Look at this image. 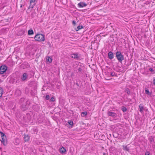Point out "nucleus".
I'll use <instances>...</instances> for the list:
<instances>
[{
    "instance_id": "nucleus-39",
    "label": "nucleus",
    "mask_w": 155,
    "mask_h": 155,
    "mask_svg": "<svg viewBox=\"0 0 155 155\" xmlns=\"http://www.w3.org/2000/svg\"><path fill=\"white\" fill-rule=\"evenodd\" d=\"M76 84V85H77V86H79V84H78V83H77Z\"/></svg>"
},
{
    "instance_id": "nucleus-35",
    "label": "nucleus",
    "mask_w": 155,
    "mask_h": 155,
    "mask_svg": "<svg viewBox=\"0 0 155 155\" xmlns=\"http://www.w3.org/2000/svg\"><path fill=\"white\" fill-rule=\"evenodd\" d=\"M153 84L154 85H155V77L153 78Z\"/></svg>"
},
{
    "instance_id": "nucleus-8",
    "label": "nucleus",
    "mask_w": 155,
    "mask_h": 155,
    "mask_svg": "<svg viewBox=\"0 0 155 155\" xmlns=\"http://www.w3.org/2000/svg\"><path fill=\"white\" fill-rule=\"evenodd\" d=\"M21 104L20 108L22 111H24L27 109V108L26 107V101L23 104Z\"/></svg>"
},
{
    "instance_id": "nucleus-10",
    "label": "nucleus",
    "mask_w": 155,
    "mask_h": 155,
    "mask_svg": "<svg viewBox=\"0 0 155 155\" xmlns=\"http://www.w3.org/2000/svg\"><path fill=\"white\" fill-rule=\"evenodd\" d=\"M21 67L23 69L28 68L29 67V64L27 62H25L21 65Z\"/></svg>"
},
{
    "instance_id": "nucleus-42",
    "label": "nucleus",
    "mask_w": 155,
    "mask_h": 155,
    "mask_svg": "<svg viewBox=\"0 0 155 155\" xmlns=\"http://www.w3.org/2000/svg\"><path fill=\"white\" fill-rule=\"evenodd\" d=\"M17 140H18V139H16L15 140V141H17Z\"/></svg>"
},
{
    "instance_id": "nucleus-26",
    "label": "nucleus",
    "mask_w": 155,
    "mask_h": 155,
    "mask_svg": "<svg viewBox=\"0 0 155 155\" xmlns=\"http://www.w3.org/2000/svg\"><path fill=\"white\" fill-rule=\"evenodd\" d=\"M149 70L153 74H154L155 73L154 70L152 68H150Z\"/></svg>"
},
{
    "instance_id": "nucleus-25",
    "label": "nucleus",
    "mask_w": 155,
    "mask_h": 155,
    "mask_svg": "<svg viewBox=\"0 0 155 155\" xmlns=\"http://www.w3.org/2000/svg\"><path fill=\"white\" fill-rule=\"evenodd\" d=\"M87 114V112L86 111H84L81 113V116L84 117Z\"/></svg>"
},
{
    "instance_id": "nucleus-2",
    "label": "nucleus",
    "mask_w": 155,
    "mask_h": 155,
    "mask_svg": "<svg viewBox=\"0 0 155 155\" xmlns=\"http://www.w3.org/2000/svg\"><path fill=\"white\" fill-rule=\"evenodd\" d=\"M116 57L120 63H122V61L124 60V57L120 51H117L116 53Z\"/></svg>"
},
{
    "instance_id": "nucleus-31",
    "label": "nucleus",
    "mask_w": 155,
    "mask_h": 155,
    "mask_svg": "<svg viewBox=\"0 0 155 155\" xmlns=\"http://www.w3.org/2000/svg\"><path fill=\"white\" fill-rule=\"evenodd\" d=\"M68 123L70 125H71V126H72L73 125V122L72 121H68Z\"/></svg>"
},
{
    "instance_id": "nucleus-24",
    "label": "nucleus",
    "mask_w": 155,
    "mask_h": 155,
    "mask_svg": "<svg viewBox=\"0 0 155 155\" xmlns=\"http://www.w3.org/2000/svg\"><path fill=\"white\" fill-rule=\"evenodd\" d=\"M84 28V27L82 25H79L77 27L76 29V31H78L79 30L81 29Z\"/></svg>"
},
{
    "instance_id": "nucleus-7",
    "label": "nucleus",
    "mask_w": 155,
    "mask_h": 155,
    "mask_svg": "<svg viewBox=\"0 0 155 155\" xmlns=\"http://www.w3.org/2000/svg\"><path fill=\"white\" fill-rule=\"evenodd\" d=\"M28 78V76H27V73H24L21 77V81H27Z\"/></svg>"
},
{
    "instance_id": "nucleus-19",
    "label": "nucleus",
    "mask_w": 155,
    "mask_h": 155,
    "mask_svg": "<svg viewBox=\"0 0 155 155\" xmlns=\"http://www.w3.org/2000/svg\"><path fill=\"white\" fill-rule=\"evenodd\" d=\"M123 149L126 151L129 152V147H127V146H123Z\"/></svg>"
},
{
    "instance_id": "nucleus-1",
    "label": "nucleus",
    "mask_w": 155,
    "mask_h": 155,
    "mask_svg": "<svg viewBox=\"0 0 155 155\" xmlns=\"http://www.w3.org/2000/svg\"><path fill=\"white\" fill-rule=\"evenodd\" d=\"M0 135L2 137V140H0L4 146H6L8 142L6 135L4 133L1 131L0 132Z\"/></svg>"
},
{
    "instance_id": "nucleus-12",
    "label": "nucleus",
    "mask_w": 155,
    "mask_h": 155,
    "mask_svg": "<svg viewBox=\"0 0 155 155\" xmlns=\"http://www.w3.org/2000/svg\"><path fill=\"white\" fill-rule=\"evenodd\" d=\"M107 114L109 116L112 117H115L116 116V114L114 112L108 111L107 112Z\"/></svg>"
},
{
    "instance_id": "nucleus-30",
    "label": "nucleus",
    "mask_w": 155,
    "mask_h": 155,
    "mask_svg": "<svg viewBox=\"0 0 155 155\" xmlns=\"http://www.w3.org/2000/svg\"><path fill=\"white\" fill-rule=\"evenodd\" d=\"M78 72H80L81 73H82V68L81 67H80L78 69Z\"/></svg>"
},
{
    "instance_id": "nucleus-21",
    "label": "nucleus",
    "mask_w": 155,
    "mask_h": 155,
    "mask_svg": "<svg viewBox=\"0 0 155 155\" xmlns=\"http://www.w3.org/2000/svg\"><path fill=\"white\" fill-rule=\"evenodd\" d=\"M60 151L61 153H63L65 152L66 149L64 147H62L60 149Z\"/></svg>"
},
{
    "instance_id": "nucleus-29",
    "label": "nucleus",
    "mask_w": 155,
    "mask_h": 155,
    "mask_svg": "<svg viewBox=\"0 0 155 155\" xmlns=\"http://www.w3.org/2000/svg\"><path fill=\"white\" fill-rule=\"evenodd\" d=\"M110 75L112 77H113L114 76H115L117 77V75L116 74L115 75V73L114 72H112L110 73Z\"/></svg>"
},
{
    "instance_id": "nucleus-13",
    "label": "nucleus",
    "mask_w": 155,
    "mask_h": 155,
    "mask_svg": "<svg viewBox=\"0 0 155 155\" xmlns=\"http://www.w3.org/2000/svg\"><path fill=\"white\" fill-rule=\"evenodd\" d=\"M78 5L79 7L82 8L87 6V4L84 2H81L79 3Z\"/></svg>"
},
{
    "instance_id": "nucleus-3",
    "label": "nucleus",
    "mask_w": 155,
    "mask_h": 155,
    "mask_svg": "<svg viewBox=\"0 0 155 155\" xmlns=\"http://www.w3.org/2000/svg\"><path fill=\"white\" fill-rule=\"evenodd\" d=\"M35 41H45V37L43 35L41 34H37L35 37Z\"/></svg>"
},
{
    "instance_id": "nucleus-6",
    "label": "nucleus",
    "mask_w": 155,
    "mask_h": 155,
    "mask_svg": "<svg viewBox=\"0 0 155 155\" xmlns=\"http://www.w3.org/2000/svg\"><path fill=\"white\" fill-rule=\"evenodd\" d=\"M35 1H33L32 0H31L30 1V5L28 8V10L30 9H31V10H32L34 6L35 5Z\"/></svg>"
},
{
    "instance_id": "nucleus-33",
    "label": "nucleus",
    "mask_w": 155,
    "mask_h": 155,
    "mask_svg": "<svg viewBox=\"0 0 155 155\" xmlns=\"http://www.w3.org/2000/svg\"><path fill=\"white\" fill-rule=\"evenodd\" d=\"M150 153L149 151L147 150L146 151L145 155H150Z\"/></svg>"
},
{
    "instance_id": "nucleus-40",
    "label": "nucleus",
    "mask_w": 155,
    "mask_h": 155,
    "mask_svg": "<svg viewBox=\"0 0 155 155\" xmlns=\"http://www.w3.org/2000/svg\"><path fill=\"white\" fill-rule=\"evenodd\" d=\"M22 6V4H21V6H20V7L21 8Z\"/></svg>"
},
{
    "instance_id": "nucleus-32",
    "label": "nucleus",
    "mask_w": 155,
    "mask_h": 155,
    "mask_svg": "<svg viewBox=\"0 0 155 155\" xmlns=\"http://www.w3.org/2000/svg\"><path fill=\"white\" fill-rule=\"evenodd\" d=\"M55 99L54 97H52L50 99V101L51 102H53L55 101Z\"/></svg>"
},
{
    "instance_id": "nucleus-20",
    "label": "nucleus",
    "mask_w": 155,
    "mask_h": 155,
    "mask_svg": "<svg viewBox=\"0 0 155 155\" xmlns=\"http://www.w3.org/2000/svg\"><path fill=\"white\" fill-rule=\"evenodd\" d=\"M145 93L146 94L149 95H151V93L150 92L148 89L147 88H145Z\"/></svg>"
},
{
    "instance_id": "nucleus-22",
    "label": "nucleus",
    "mask_w": 155,
    "mask_h": 155,
    "mask_svg": "<svg viewBox=\"0 0 155 155\" xmlns=\"http://www.w3.org/2000/svg\"><path fill=\"white\" fill-rule=\"evenodd\" d=\"M34 34V32L32 29L29 30L28 31V34L29 35H33Z\"/></svg>"
},
{
    "instance_id": "nucleus-38",
    "label": "nucleus",
    "mask_w": 155,
    "mask_h": 155,
    "mask_svg": "<svg viewBox=\"0 0 155 155\" xmlns=\"http://www.w3.org/2000/svg\"><path fill=\"white\" fill-rule=\"evenodd\" d=\"M31 94L32 95H33V96L35 95V94H33V93H32V91L31 92Z\"/></svg>"
},
{
    "instance_id": "nucleus-27",
    "label": "nucleus",
    "mask_w": 155,
    "mask_h": 155,
    "mask_svg": "<svg viewBox=\"0 0 155 155\" xmlns=\"http://www.w3.org/2000/svg\"><path fill=\"white\" fill-rule=\"evenodd\" d=\"M122 110L124 112L127 111V109L126 107L123 106L122 108Z\"/></svg>"
},
{
    "instance_id": "nucleus-11",
    "label": "nucleus",
    "mask_w": 155,
    "mask_h": 155,
    "mask_svg": "<svg viewBox=\"0 0 155 155\" xmlns=\"http://www.w3.org/2000/svg\"><path fill=\"white\" fill-rule=\"evenodd\" d=\"M25 33V31L24 29H21L19 30L18 32V36H21L24 35Z\"/></svg>"
},
{
    "instance_id": "nucleus-16",
    "label": "nucleus",
    "mask_w": 155,
    "mask_h": 155,
    "mask_svg": "<svg viewBox=\"0 0 155 155\" xmlns=\"http://www.w3.org/2000/svg\"><path fill=\"white\" fill-rule=\"evenodd\" d=\"M139 111L141 113H143V110L144 109L143 106V104H140L139 105Z\"/></svg>"
},
{
    "instance_id": "nucleus-18",
    "label": "nucleus",
    "mask_w": 155,
    "mask_h": 155,
    "mask_svg": "<svg viewBox=\"0 0 155 155\" xmlns=\"http://www.w3.org/2000/svg\"><path fill=\"white\" fill-rule=\"evenodd\" d=\"M124 92L127 93L128 95H129L131 94V92L130 89L128 88H125Z\"/></svg>"
},
{
    "instance_id": "nucleus-34",
    "label": "nucleus",
    "mask_w": 155,
    "mask_h": 155,
    "mask_svg": "<svg viewBox=\"0 0 155 155\" xmlns=\"http://www.w3.org/2000/svg\"><path fill=\"white\" fill-rule=\"evenodd\" d=\"M50 98V96L49 95H46L45 97V99L46 100H49Z\"/></svg>"
},
{
    "instance_id": "nucleus-44",
    "label": "nucleus",
    "mask_w": 155,
    "mask_h": 155,
    "mask_svg": "<svg viewBox=\"0 0 155 155\" xmlns=\"http://www.w3.org/2000/svg\"><path fill=\"white\" fill-rule=\"evenodd\" d=\"M27 89V88H25V90H26V89Z\"/></svg>"
},
{
    "instance_id": "nucleus-4",
    "label": "nucleus",
    "mask_w": 155,
    "mask_h": 155,
    "mask_svg": "<svg viewBox=\"0 0 155 155\" xmlns=\"http://www.w3.org/2000/svg\"><path fill=\"white\" fill-rule=\"evenodd\" d=\"M31 119V116L30 114L27 113L23 117V119L25 122H28Z\"/></svg>"
},
{
    "instance_id": "nucleus-41",
    "label": "nucleus",
    "mask_w": 155,
    "mask_h": 155,
    "mask_svg": "<svg viewBox=\"0 0 155 155\" xmlns=\"http://www.w3.org/2000/svg\"><path fill=\"white\" fill-rule=\"evenodd\" d=\"M113 136H114V137H114V134H113Z\"/></svg>"
},
{
    "instance_id": "nucleus-17",
    "label": "nucleus",
    "mask_w": 155,
    "mask_h": 155,
    "mask_svg": "<svg viewBox=\"0 0 155 155\" xmlns=\"http://www.w3.org/2000/svg\"><path fill=\"white\" fill-rule=\"evenodd\" d=\"M26 101L27 102V101L26 100H25V99L24 98H21L20 99L19 103L20 104H23L24 103H25Z\"/></svg>"
},
{
    "instance_id": "nucleus-36",
    "label": "nucleus",
    "mask_w": 155,
    "mask_h": 155,
    "mask_svg": "<svg viewBox=\"0 0 155 155\" xmlns=\"http://www.w3.org/2000/svg\"><path fill=\"white\" fill-rule=\"evenodd\" d=\"M154 141L153 139V138H151L150 139V142L151 143L153 142Z\"/></svg>"
},
{
    "instance_id": "nucleus-23",
    "label": "nucleus",
    "mask_w": 155,
    "mask_h": 155,
    "mask_svg": "<svg viewBox=\"0 0 155 155\" xmlns=\"http://www.w3.org/2000/svg\"><path fill=\"white\" fill-rule=\"evenodd\" d=\"M46 61L48 63H50L52 62V60L50 58L48 57L47 58Z\"/></svg>"
},
{
    "instance_id": "nucleus-43",
    "label": "nucleus",
    "mask_w": 155,
    "mask_h": 155,
    "mask_svg": "<svg viewBox=\"0 0 155 155\" xmlns=\"http://www.w3.org/2000/svg\"><path fill=\"white\" fill-rule=\"evenodd\" d=\"M33 1H35L36 0H32Z\"/></svg>"
},
{
    "instance_id": "nucleus-28",
    "label": "nucleus",
    "mask_w": 155,
    "mask_h": 155,
    "mask_svg": "<svg viewBox=\"0 0 155 155\" xmlns=\"http://www.w3.org/2000/svg\"><path fill=\"white\" fill-rule=\"evenodd\" d=\"M3 90L2 88H1L0 89V97H1L2 94H3Z\"/></svg>"
},
{
    "instance_id": "nucleus-37",
    "label": "nucleus",
    "mask_w": 155,
    "mask_h": 155,
    "mask_svg": "<svg viewBox=\"0 0 155 155\" xmlns=\"http://www.w3.org/2000/svg\"><path fill=\"white\" fill-rule=\"evenodd\" d=\"M72 24L74 25H75L76 24V22L74 21H72Z\"/></svg>"
},
{
    "instance_id": "nucleus-5",
    "label": "nucleus",
    "mask_w": 155,
    "mask_h": 155,
    "mask_svg": "<svg viewBox=\"0 0 155 155\" xmlns=\"http://www.w3.org/2000/svg\"><path fill=\"white\" fill-rule=\"evenodd\" d=\"M7 68L6 66H2L0 67V73L3 74L7 70Z\"/></svg>"
},
{
    "instance_id": "nucleus-15",
    "label": "nucleus",
    "mask_w": 155,
    "mask_h": 155,
    "mask_svg": "<svg viewBox=\"0 0 155 155\" xmlns=\"http://www.w3.org/2000/svg\"><path fill=\"white\" fill-rule=\"evenodd\" d=\"M24 139L25 141L28 142L30 139V137L28 135H25Z\"/></svg>"
},
{
    "instance_id": "nucleus-9",
    "label": "nucleus",
    "mask_w": 155,
    "mask_h": 155,
    "mask_svg": "<svg viewBox=\"0 0 155 155\" xmlns=\"http://www.w3.org/2000/svg\"><path fill=\"white\" fill-rule=\"evenodd\" d=\"M71 57L72 58L78 59L80 58V54L78 53H74L71 54Z\"/></svg>"
},
{
    "instance_id": "nucleus-14",
    "label": "nucleus",
    "mask_w": 155,
    "mask_h": 155,
    "mask_svg": "<svg viewBox=\"0 0 155 155\" xmlns=\"http://www.w3.org/2000/svg\"><path fill=\"white\" fill-rule=\"evenodd\" d=\"M108 56L109 59L110 60L113 59L114 57L113 53L111 51L109 52L108 53Z\"/></svg>"
}]
</instances>
